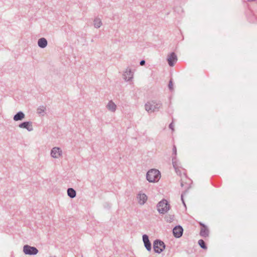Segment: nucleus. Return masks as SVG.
<instances>
[{"mask_svg":"<svg viewBox=\"0 0 257 257\" xmlns=\"http://www.w3.org/2000/svg\"><path fill=\"white\" fill-rule=\"evenodd\" d=\"M161 178V173L157 169H151L146 174V179L151 183L157 182Z\"/></svg>","mask_w":257,"mask_h":257,"instance_id":"1","label":"nucleus"},{"mask_svg":"<svg viewBox=\"0 0 257 257\" xmlns=\"http://www.w3.org/2000/svg\"><path fill=\"white\" fill-rule=\"evenodd\" d=\"M162 106L160 101H152L148 102L145 104V109L148 112H153L158 111L159 109Z\"/></svg>","mask_w":257,"mask_h":257,"instance_id":"2","label":"nucleus"},{"mask_svg":"<svg viewBox=\"0 0 257 257\" xmlns=\"http://www.w3.org/2000/svg\"><path fill=\"white\" fill-rule=\"evenodd\" d=\"M170 205L168 202L163 199L160 201L157 205V210L160 214H165L170 209Z\"/></svg>","mask_w":257,"mask_h":257,"instance_id":"3","label":"nucleus"},{"mask_svg":"<svg viewBox=\"0 0 257 257\" xmlns=\"http://www.w3.org/2000/svg\"><path fill=\"white\" fill-rule=\"evenodd\" d=\"M166 247L165 243L160 239H157L153 242V249L155 252L161 253Z\"/></svg>","mask_w":257,"mask_h":257,"instance_id":"4","label":"nucleus"},{"mask_svg":"<svg viewBox=\"0 0 257 257\" xmlns=\"http://www.w3.org/2000/svg\"><path fill=\"white\" fill-rule=\"evenodd\" d=\"M23 252L26 255H34L37 254L39 250L35 246L26 244L23 246Z\"/></svg>","mask_w":257,"mask_h":257,"instance_id":"5","label":"nucleus"},{"mask_svg":"<svg viewBox=\"0 0 257 257\" xmlns=\"http://www.w3.org/2000/svg\"><path fill=\"white\" fill-rule=\"evenodd\" d=\"M183 227L180 225L175 226L172 230L173 235L176 238L181 237L183 235Z\"/></svg>","mask_w":257,"mask_h":257,"instance_id":"6","label":"nucleus"},{"mask_svg":"<svg viewBox=\"0 0 257 257\" xmlns=\"http://www.w3.org/2000/svg\"><path fill=\"white\" fill-rule=\"evenodd\" d=\"M177 61V57L175 52H171L168 55L167 61L170 66L173 67Z\"/></svg>","mask_w":257,"mask_h":257,"instance_id":"7","label":"nucleus"},{"mask_svg":"<svg viewBox=\"0 0 257 257\" xmlns=\"http://www.w3.org/2000/svg\"><path fill=\"white\" fill-rule=\"evenodd\" d=\"M143 241L146 249L149 251H151L152 250V244L147 234H145L143 235Z\"/></svg>","mask_w":257,"mask_h":257,"instance_id":"8","label":"nucleus"},{"mask_svg":"<svg viewBox=\"0 0 257 257\" xmlns=\"http://www.w3.org/2000/svg\"><path fill=\"white\" fill-rule=\"evenodd\" d=\"M19 127L22 128H25L29 132H31L33 130L32 122L30 121H26L21 122L19 124Z\"/></svg>","mask_w":257,"mask_h":257,"instance_id":"9","label":"nucleus"},{"mask_svg":"<svg viewBox=\"0 0 257 257\" xmlns=\"http://www.w3.org/2000/svg\"><path fill=\"white\" fill-rule=\"evenodd\" d=\"M201 229L199 234L203 237H206L209 236V230L207 226L204 224L201 223Z\"/></svg>","mask_w":257,"mask_h":257,"instance_id":"10","label":"nucleus"},{"mask_svg":"<svg viewBox=\"0 0 257 257\" xmlns=\"http://www.w3.org/2000/svg\"><path fill=\"white\" fill-rule=\"evenodd\" d=\"M62 150L59 147H54L51 151V156L54 158H58L62 155Z\"/></svg>","mask_w":257,"mask_h":257,"instance_id":"11","label":"nucleus"},{"mask_svg":"<svg viewBox=\"0 0 257 257\" xmlns=\"http://www.w3.org/2000/svg\"><path fill=\"white\" fill-rule=\"evenodd\" d=\"M123 76L125 80L127 81H131L133 77V73L131 69L127 68Z\"/></svg>","mask_w":257,"mask_h":257,"instance_id":"12","label":"nucleus"},{"mask_svg":"<svg viewBox=\"0 0 257 257\" xmlns=\"http://www.w3.org/2000/svg\"><path fill=\"white\" fill-rule=\"evenodd\" d=\"M25 113L22 111H19L15 115H14L13 117V119L15 121L22 120L23 119L25 118Z\"/></svg>","mask_w":257,"mask_h":257,"instance_id":"13","label":"nucleus"},{"mask_svg":"<svg viewBox=\"0 0 257 257\" xmlns=\"http://www.w3.org/2000/svg\"><path fill=\"white\" fill-rule=\"evenodd\" d=\"M47 44V40L45 38H41L38 41V45L41 48H45Z\"/></svg>","mask_w":257,"mask_h":257,"instance_id":"14","label":"nucleus"},{"mask_svg":"<svg viewBox=\"0 0 257 257\" xmlns=\"http://www.w3.org/2000/svg\"><path fill=\"white\" fill-rule=\"evenodd\" d=\"M138 198H139V203L140 204H144V203L146 202L147 200V196L144 194V193H143V194H138Z\"/></svg>","mask_w":257,"mask_h":257,"instance_id":"15","label":"nucleus"},{"mask_svg":"<svg viewBox=\"0 0 257 257\" xmlns=\"http://www.w3.org/2000/svg\"><path fill=\"white\" fill-rule=\"evenodd\" d=\"M106 107L111 112H114L116 110V105L112 100L108 102Z\"/></svg>","mask_w":257,"mask_h":257,"instance_id":"16","label":"nucleus"},{"mask_svg":"<svg viewBox=\"0 0 257 257\" xmlns=\"http://www.w3.org/2000/svg\"><path fill=\"white\" fill-rule=\"evenodd\" d=\"M67 195L71 198H74L76 197V192L72 188H69L67 189Z\"/></svg>","mask_w":257,"mask_h":257,"instance_id":"17","label":"nucleus"},{"mask_svg":"<svg viewBox=\"0 0 257 257\" xmlns=\"http://www.w3.org/2000/svg\"><path fill=\"white\" fill-rule=\"evenodd\" d=\"M46 107L43 105L40 106L37 109V113L40 115L44 116L45 114Z\"/></svg>","mask_w":257,"mask_h":257,"instance_id":"18","label":"nucleus"},{"mask_svg":"<svg viewBox=\"0 0 257 257\" xmlns=\"http://www.w3.org/2000/svg\"><path fill=\"white\" fill-rule=\"evenodd\" d=\"M198 243L200 247L202 249H206L207 248V244L203 239H199L198 241Z\"/></svg>","mask_w":257,"mask_h":257,"instance_id":"19","label":"nucleus"},{"mask_svg":"<svg viewBox=\"0 0 257 257\" xmlns=\"http://www.w3.org/2000/svg\"><path fill=\"white\" fill-rule=\"evenodd\" d=\"M102 25L101 21L100 19L96 18L94 20V26L96 28H99Z\"/></svg>","mask_w":257,"mask_h":257,"instance_id":"20","label":"nucleus"},{"mask_svg":"<svg viewBox=\"0 0 257 257\" xmlns=\"http://www.w3.org/2000/svg\"><path fill=\"white\" fill-rule=\"evenodd\" d=\"M174 215L168 214L166 215L165 219L167 222H172L174 220Z\"/></svg>","mask_w":257,"mask_h":257,"instance_id":"21","label":"nucleus"},{"mask_svg":"<svg viewBox=\"0 0 257 257\" xmlns=\"http://www.w3.org/2000/svg\"><path fill=\"white\" fill-rule=\"evenodd\" d=\"M168 88L169 89L172 91L174 90V88H173V80L172 79H171L170 80H169V84H168Z\"/></svg>","mask_w":257,"mask_h":257,"instance_id":"22","label":"nucleus"},{"mask_svg":"<svg viewBox=\"0 0 257 257\" xmlns=\"http://www.w3.org/2000/svg\"><path fill=\"white\" fill-rule=\"evenodd\" d=\"M187 191L185 190L183 193H182L181 196V199L182 202L185 208H186V205L183 197H184V195L185 194L187 193Z\"/></svg>","mask_w":257,"mask_h":257,"instance_id":"23","label":"nucleus"},{"mask_svg":"<svg viewBox=\"0 0 257 257\" xmlns=\"http://www.w3.org/2000/svg\"><path fill=\"white\" fill-rule=\"evenodd\" d=\"M169 127L170 129L172 130V131H174V125H173V121L169 124Z\"/></svg>","mask_w":257,"mask_h":257,"instance_id":"24","label":"nucleus"},{"mask_svg":"<svg viewBox=\"0 0 257 257\" xmlns=\"http://www.w3.org/2000/svg\"><path fill=\"white\" fill-rule=\"evenodd\" d=\"M173 154L175 156L177 155V148L175 145H174L173 148Z\"/></svg>","mask_w":257,"mask_h":257,"instance_id":"25","label":"nucleus"},{"mask_svg":"<svg viewBox=\"0 0 257 257\" xmlns=\"http://www.w3.org/2000/svg\"><path fill=\"white\" fill-rule=\"evenodd\" d=\"M145 63H146V61L145 60H142L140 62V65L141 66L144 65L145 64Z\"/></svg>","mask_w":257,"mask_h":257,"instance_id":"26","label":"nucleus"},{"mask_svg":"<svg viewBox=\"0 0 257 257\" xmlns=\"http://www.w3.org/2000/svg\"><path fill=\"white\" fill-rule=\"evenodd\" d=\"M175 159V157H173L172 158V161H173V166L175 168V162L174 161V159Z\"/></svg>","mask_w":257,"mask_h":257,"instance_id":"27","label":"nucleus"},{"mask_svg":"<svg viewBox=\"0 0 257 257\" xmlns=\"http://www.w3.org/2000/svg\"><path fill=\"white\" fill-rule=\"evenodd\" d=\"M248 2H254L255 0H247Z\"/></svg>","mask_w":257,"mask_h":257,"instance_id":"28","label":"nucleus"},{"mask_svg":"<svg viewBox=\"0 0 257 257\" xmlns=\"http://www.w3.org/2000/svg\"><path fill=\"white\" fill-rule=\"evenodd\" d=\"M183 185H183V183L182 182V183H181V186L182 187H183Z\"/></svg>","mask_w":257,"mask_h":257,"instance_id":"29","label":"nucleus"}]
</instances>
